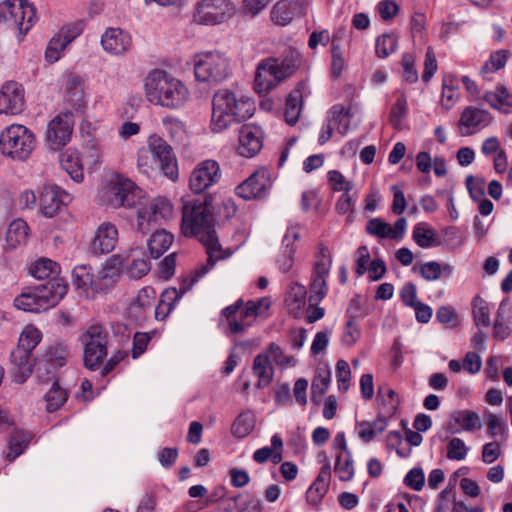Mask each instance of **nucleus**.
<instances>
[{
  "instance_id": "obj_27",
  "label": "nucleus",
  "mask_w": 512,
  "mask_h": 512,
  "mask_svg": "<svg viewBox=\"0 0 512 512\" xmlns=\"http://www.w3.org/2000/svg\"><path fill=\"white\" fill-rule=\"evenodd\" d=\"M24 107V92L17 82H7L0 89V114H18Z\"/></svg>"
},
{
  "instance_id": "obj_47",
  "label": "nucleus",
  "mask_w": 512,
  "mask_h": 512,
  "mask_svg": "<svg viewBox=\"0 0 512 512\" xmlns=\"http://www.w3.org/2000/svg\"><path fill=\"white\" fill-rule=\"evenodd\" d=\"M41 339L42 333L38 328L33 325H26L20 333L16 348L32 354Z\"/></svg>"
},
{
  "instance_id": "obj_45",
  "label": "nucleus",
  "mask_w": 512,
  "mask_h": 512,
  "mask_svg": "<svg viewBox=\"0 0 512 512\" xmlns=\"http://www.w3.org/2000/svg\"><path fill=\"white\" fill-rule=\"evenodd\" d=\"M328 117L335 126L336 132L338 134L343 136L348 133L351 126L352 117L350 109H346L344 106L340 104L334 105L330 109Z\"/></svg>"
},
{
  "instance_id": "obj_55",
  "label": "nucleus",
  "mask_w": 512,
  "mask_h": 512,
  "mask_svg": "<svg viewBox=\"0 0 512 512\" xmlns=\"http://www.w3.org/2000/svg\"><path fill=\"white\" fill-rule=\"evenodd\" d=\"M398 47V38L394 34H382L376 38L375 53L379 58H387Z\"/></svg>"
},
{
  "instance_id": "obj_59",
  "label": "nucleus",
  "mask_w": 512,
  "mask_h": 512,
  "mask_svg": "<svg viewBox=\"0 0 512 512\" xmlns=\"http://www.w3.org/2000/svg\"><path fill=\"white\" fill-rule=\"evenodd\" d=\"M470 451L464 440L458 437L451 438L446 445V457L453 461H463Z\"/></svg>"
},
{
  "instance_id": "obj_30",
  "label": "nucleus",
  "mask_w": 512,
  "mask_h": 512,
  "mask_svg": "<svg viewBox=\"0 0 512 512\" xmlns=\"http://www.w3.org/2000/svg\"><path fill=\"white\" fill-rule=\"evenodd\" d=\"M483 427V422L478 413L471 410H456L451 413L449 428L452 433L474 432Z\"/></svg>"
},
{
  "instance_id": "obj_14",
  "label": "nucleus",
  "mask_w": 512,
  "mask_h": 512,
  "mask_svg": "<svg viewBox=\"0 0 512 512\" xmlns=\"http://www.w3.org/2000/svg\"><path fill=\"white\" fill-rule=\"evenodd\" d=\"M235 10L231 0H201L196 4L193 19L200 25H218L230 19Z\"/></svg>"
},
{
  "instance_id": "obj_17",
  "label": "nucleus",
  "mask_w": 512,
  "mask_h": 512,
  "mask_svg": "<svg viewBox=\"0 0 512 512\" xmlns=\"http://www.w3.org/2000/svg\"><path fill=\"white\" fill-rule=\"evenodd\" d=\"M493 121L492 114L486 109L469 105L460 112L456 122L458 133L462 137H469L480 133Z\"/></svg>"
},
{
  "instance_id": "obj_20",
  "label": "nucleus",
  "mask_w": 512,
  "mask_h": 512,
  "mask_svg": "<svg viewBox=\"0 0 512 512\" xmlns=\"http://www.w3.org/2000/svg\"><path fill=\"white\" fill-rule=\"evenodd\" d=\"M119 232L116 225L109 221L101 222L94 231L89 244L93 255H104L112 252L118 243Z\"/></svg>"
},
{
  "instance_id": "obj_61",
  "label": "nucleus",
  "mask_w": 512,
  "mask_h": 512,
  "mask_svg": "<svg viewBox=\"0 0 512 512\" xmlns=\"http://www.w3.org/2000/svg\"><path fill=\"white\" fill-rule=\"evenodd\" d=\"M407 114V97L404 93H400L393 104L390 112V121L395 128H400L403 119Z\"/></svg>"
},
{
  "instance_id": "obj_18",
  "label": "nucleus",
  "mask_w": 512,
  "mask_h": 512,
  "mask_svg": "<svg viewBox=\"0 0 512 512\" xmlns=\"http://www.w3.org/2000/svg\"><path fill=\"white\" fill-rule=\"evenodd\" d=\"M221 169L217 161L207 159L198 163L189 177V188L195 194H200L221 179Z\"/></svg>"
},
{
  "instance_id": "obj_54",
  "label": "nucleus",
  "mask_w": 512,
  "mask_h": 512,
  "mask_svg": "<svg viewBox=\"0 0 512 512\" xmlns=\"http://www.w3.org/2000/svg\"><path fill=\"white\" fill-rule=\"evenodd\" d=\"M137 168L142 174L149 177L160 171V165L145 147L137 152Z\"/></svg>"
},
{
  "instance_id": "obj_46",
  "label": "nucleus",
  "mask_w": 512,
  "mask_h": 512,
  "mask_svg": "<svg viewBox=\"0 0 512 512\" xmlns=\"http://www.w3.org/2000/svg\"><path fill=\"white\" fill-rule=\"evenodd\" d=\"M415 243L421 248H430L437 245V233L427 223H417L412 232Z\"/></svg>"
},
{
  "instance_id": "obj_25",
  "label": "nucleus",
  "mask_w": 512,
  "mask_h": 512,
  "mask_svg": "<svg viewBox=\"0 0 512 512\" xmlns=\"http://www.w3.org/2000/svg\"><path fill=\"white\" fill-rule=\"evenodd\" d=\"M81 33L77 26L62 27L49 41L45 51V58L49 63L58 61L65 48Z\"/></svg>"
},
{
  "instance_id": "obj_12",
  "label": "nucleus",
  "mask_w": 512,
  "mask_h": 512,
  "mask_svg": "<svg viewBox=\"0 0 512 512\" xmlns=\"http://www.w3.org/2000/svg\"><path fill=\"white\" fill-rule=\"evenodd\" d=\"M74 123V115L69 110L60 111L48 121L44 132V143L49 151L58 152L70 143Z\"/></svg>"
},
{
  "instance_id": "obj_39",
  "label": "nucleus",
  "mask_w": 512,
  "mask_h": 512,
  "mask_svg": "<svg viewBox=\"0 0 512 512\" xmlns=\"http://www.w3.org/2000/svg\"><path fill=\"white\" fill-rule=\"evenodd\" d=\"M28 235V224L23 219H15L7 228L6 244L9 248H17L26 243Z\"/></svg>"
},
{
  "instance_id": "obj_31",
  "label": "nucleus",
  "mask_w": 512,
  "mask_h": 512,
  "mask_svg": "<svg viewBox=\"0 0 512 512\" xmlns=\"http://www.w3.org/2000/svg\"><path fill=\"white\" fill-rule=\"evenodd\" d=\"M61 168L76 183H82L84 180V167L81 153L75 148H68L60 155Z\"/></svg>"
},
{
  "instance_id": "obj_10",
  "label": "nucleus",
  "mask_w": 512,
  "mask_h": 512,
  "mask_svg": "<svg viewBox=\"0 0 512 512\" xmlns=\"http://www.w3.org/2000/svg\"><path fill=\"white\" fill-rule=\"evenodd\" d=\"M240 300L234 305L228 306L223 310V315L227 320V334L242 333L252 320L258 316L264 315L270 308L271 301L267 297L259 300H250L244 308L239 307Z\"/></svg>"
},
{
  "instance_id": "obj_19",
  "label": "nucleus",
  "mask_w": 512,
  "mask_h": 512,
  "mask_svg": "<svg viewBox=\"0 0 512 512\" xmlns=\"http://www.w3.org/2000/svg\"><path fill=\"white\" fill-rule=\"evenodd\" d=\"M38 194V213L47 218L56 216L62 206L72 201L71 194L57 185H45L39 188Z\"/></svg>"
},
{
  "instance_id": "obj_15",
  "label": "nucleus",
  "mask_w": 512,
  "mask_h": 512,
  "mask_svg": "<svg viewBox=\"0 0 512 512\" xmlns=\"http://www.w3.org/2000/svg\"><path fill=\"white\" fill-rule=\"evenodd\" d=\"M332 264V256L329 249L321 245L315 257L314 271L310 284L309 302L317 305L328 292L326 279Z\"/></svg>"
},
{
  "instance_id": "obj_9",
  "label": "nucleus",
  "mask_w": 512,
  "mask_h": 512,
  "mask_svg": "<svg viewBox=\"0 0 512 512\" xmlns=\"http://www.w3.org/2000/svg\"><path fill=\"white\" fill-rule=\"evenodd\" d=\"M296 68L293 59L266 58L257 65L254 90L262 95L269 93L281 81L290 76Z\"/></svg>"
},
{
  "instance_id": "obj_1",
  "label": "nucleus",
  "mask_w": 512,
  "mask_h": 512,
  "mask_svg": "<svg viewBox=\"0 0 512 512\" xmlns=\"http://www.w3.org/2000/svg\"><path fill=\"white\" fill-rule=\"evenodd\" d=\"M181 232L186 237H196L206 248L208 261L184 279L183 291H189L214 266L217 260L227 257L219 244L214 230V218L210 208L200 200L184 201L182 207Z\"/></svg>"
},
{
  "instance_id": "obj_38",
  "label": "nucleus",
  "mask_w": 512,
  "mask_h": 512,
  "mask_svg": "<svg viewBox=\"0 0 512 512\" xmlns=\"http://www.w3.org/2000/svg\"><path fill=\"white\" fill-rule=\"evenodd\" d=\"M483 99L490 107L499 111L507 112L512 108V94L501 84H498L493 91H487Z\"/></svg>"
},
{
  "instance_id": "obj_35",
  "label": "nucleus",
  "mask_w": 512,
  "mask_h": 512,
  "mask_svg": "<svg viewBox=\"0 0 512 512\" xmlns=\"http://www.w3.org/2000/svg\"><path fill=\"white\" fill-rule=\"evenodd\" d=\"M157 297L155 289L151 286L142 288L129 307V314L136 320H141L147 311L151 309Z\"/></svg>"
},
{
  "instance_id": "obj_52",
  "label": "nucleus",
  "mask_w": 512,
  "mask_h": 512,
  "mask_svg": "<svg viewBox=\"0 0 512 512\" xmlns=\"http://www.w3.org/2000/svg\"><path fill=\"white\" fill-rule=\"evenodd\" d=\"M330 382L331 373L329 370L322 369L317 372L311 385L312 400L315 403L322 399L329 388Z\"/></svg>"
},
{
  "instance_id": "obj_22",
  "label": "nucleus",
  "mask_w": 512,
  "mask_h": 512,
  "mask_svg": "<svg viewBox=\"0 0 512 512\" xmlns=\"http://www.w3.org/2000/svg\"><path fill=\"white\" fill-rule=\"evenodd\" d=\"M129 255L125 252L117 253L107 258L97 272L100 292L112 287L125 273L126 262Z\"/></svg>"
},
{
  "instance_id": "obj_7",
  "label": "nucleus",
  "mask_w": 512,
  "mask_h": 512,
  "mask_svg": "<svg viewBox=\"0 0 512 512\" xmlns=\"http://www.w3.org/2000/svg\"><path fill=\"white\" fill-rule=\"evenodd\" d=\"M37 145L35 133L22 124H11L0 132V152L13 161H27Z\"/></svg>"
},
{
  "instance_id": "obj_37",
  "label": "nucleus",
  "mask_w": 512,
  "mask_h": 512,
  "mask_svg": "<svg viewBox=\"0 0 512 512\" xmlns=\"http://www.w3.org/2000/svg\"><path fill=\"white\" fill-rule=\"evenodd\" d=\"M307 291L305 286L293 283L290 285L289 290L285 297V305L287 310L294 317L302 314L306 305Z\"/></svg>"
},
{
  "instance_id": "obj_41",
  "label": "nucleus",
  "mask_w": 512,
  "mask_h": 512,
  "mask_svg": "<svg viewBox=\"0 0 512 512\" xmlns=\"http://www.w3.org/2000/svg\"><path fill=\"white\" fill-rule=\"evenodd\" d=\"M174 236L165 229L156 230L148 240L150 255L157 259L163 255L172 245Z\"/></svg>"
},
{
  "instance_id": "obj_16",
  "label": "nucleus",
  "mask_w": 512,
  "mask_h": 512,
  "mask_svg": "<svg viewBox=\"0 0 512 512\" xmlns=\"http://www.w3.org/2000/svg\"><path fill=\"white\" fill-rule=\"evenodd\" d=\"M145 147L160 165L162 172L169 179L175 181L178 179L177 159L173 153L172 147L160 135L153 133L148 136Z\"/></svg>"
},
{
  "instance_id": "obj_44",
  "label": "nucleus",
  "mask_w": 512,
  "mask_h": 512,
  "mask_svg": "<svg viewBox=\"0 0 512 512\" xmlns=\"http://www.w3.org/2000/svg\"><path fill=\"white\" fill-rule=\"evenodd\" d=\"M60 272V265L49 258H41L30 267V274L39 280L57 277Z\"/></svg>"
},
{
  "instance_id": "obj_26",
  "label": "nucleus",
  "mask_w": 512,
  "mask_h": 512,
  "mask_svg": "<svg viewBox=\"0 0 512 512\" xmlns=\"http://www.w3.org/2000/svg\"><path fill=\"white\" fill-rule=\"evenodd\" d=\"M101 45L111 55H124L132 47V37L123 29L108 28L101 37Z\"/></svg>"
},
{
  "instance_id": "obj_53",
  "label": "nucleus",
  "mask_w": 512,
  "mask_h": 512,
  "mask_svg": "<svg viewBox=\"0 0 512 512\" xmlns=\"http://www.w3.org/2000/svg\"><path fill=\"white\" fill-rule=\"evenodd\" d=\"M162 125L174 142L182 143L187 138L185 124L178 118L167 116L162 119Z\"/></svg>"
},
{
  "instance_id": "obj_49",
  "label": "nucleus",
  "mask_w": 512,
  "mask_h": 512,
  "mask_svg": "<svg viewBox=\"0 0 512 512\" xmlns=\"http://www.w3.org/2000/svg\"><path fill=\"white\" fill-rule=\"evenodd\" d=\"M129 255L126 262L125 273L133 279H139L146 275L150 270V264L147 259L135 256L134 251L126 252Z\"/></svg>"
},
{
  "instance_id": "obj_60",
  "label": "nucleus",
  "mask_w": 512,
  "mask_h": 512,
  "mask_svg": "<svg viewBox=\"0 0 512 512\" xmlns=\"http://www.w3.org/2000/svg\"><path fill=\"white\" fill-rule=\"evenodd\" d=\"M266 350L277 366L281 368H288L296 365L297 360L295 357L287 355L279 345L271 343Z\"/></svg>"
},
{
  "instance_id": "obj_6",
  "label": "nucleus",
  "mask_w": 512,
  "mask_h": 512,
  "mask_svg": "<svg viewBox=\"0 0 512 512\" xmlns=\"http://www.w3.org/2000/svg\"><path fill=\"white\" fill-rule=\"evenodd\" d=\"M136 228L141 234H148L156 226L163 225L174 214L171 201L164 196L150 197L143 190V197L135 202Z\"/></svg>"
},
{
  "instance_id": "obj_56",
  "label": "nucleus",
  "mask_w": 512,
  "mask_h": 512,
  "mask_svg": "<svg viewBox=\"0 0 512 512\" xmlns=\"http://www.w3.org/2000/svg\"><path fill=\"white\" fill-rule=\"evenodd\" d=\"M30 438V435L23 431L15 430L13 432L9 442V452L7 454L9 461H13L24 452L30 441Z\"/></svg>"
},
{
  "instance_id": "obj_48",
  "label": "nucleus",
  "mask_w": 512,
  "mask_h": 512,
  "mask_svg": "<svg viewBox=\"0 0 512 512\" xmlns=\"http://www.w3.org/2000/svg\"><path fill=\"white\" fill-rule=\"evenodd\" d=\"M487 432L493 440H500L505 443L508 439V427L503 418L488 412L486 413Z\"/></svg>"
},
{
  "instance_id": "obj_29",
  "label": "nucleus",
  "mask_w": 512,
  "mask_h": 512,
  "mask_svg": "<svg viewBox=\"0 0 512 512\" xmlns=\"http://www.w3.org/2000/svg\"><path fill=\"white\" fill-rule=\"evenodd\" d=\"M301 237L300 227L290 226L283 237V249L276 259L278 269L287 273L294 265L295 242Z\"/></svg>"
},
{
  "instance_id": "obj_28",
  "label": "nucleus",
  "mask_w": 512,
  "mask_h": 512,
  "mask_svg": "<svg viewBox=\"0 0 512 512\" xmlns=\"http://www.w3.org/2000/svg\"><path fill=\"white\" fill-rule=\"evenodd\" d=\"M10 373L16 383L27 381L33 372L34 362L32 354L20 349H13L10 354Z\"/></svg>"
},
{
  "instance_id": "obj_2",
  "label": "nucleus",
  "mask_w": 512,
  "mask_h": 512,
  "mask_svg": "<svg viewBox=\"0 0 512 512\" xmlns=\"http://www.w3.org/2000/svg\"><path fill=\"white\" fill-rule=\"evenodd\" d=\"M254 101L236 91L221 88L212 98V112L209 130L214 134L222 133L234 123L245 121L255 113Z\"/></svg>"
},
{
  "instance_id": "obj_24",
  "label": "nucleus",
  "mask_w": 512,
  "mask_h": 512,
  "mask_svg": "<svg viewBox=\"0 0 512 512\" xmlns=\"http://www.w3.org/2000/svg\"><path fill=\"white\" fill-rule=\"evenodd\" d=\"M72 285L78 295L86 299H93L100 293L97 274L93 273L92 267L89 265L82 264L74 267Z\"/></svg>"
},
{
  "instance_id": "obj_62",
  "label": "nucleus",
  "mask_w": 512,
  "mask_h": 512,
  "mask_svg": "<svg viewBox=\"0 0 512 512\" xmlns=\"http://www.w3.org/2000/svg\"><path fill=\"white\" fill-rule=\"evenodd\" d=\"M329 184L333 191L343 193H351L354 184L352 181L346 179L344 175L338 170H331L327 174Z\"/></svg>"
},
{
  "instance_id": "obj_34",
  "label": "nucleus",
  "mask_w": 512,
  "mask_h": 512,
  "mask_svg": "<svg viewBox=\"0 0 512 512\" xmlns=\"http://www.w3.org/2000/svg\"><path fill=\"white\" fill-rule=\"evenodd\" d=\"M271 360L267 350L258 354L254 359L252 369L253 373L258 378L256 383L258 389L267 387L272 381L274 368Z\"/></svg>"
},
{
  "instance_id": "obj_63",
  "label": "nucleus",
  "mask_w": 512,
  "mask_h": 512,
  "mask_svg": "<svg viewBox=\"0 0 512 512\" xmlns=\"http://www.w3.org/2000/svg\"><path fill=\"white\" fill-rule=\"evenodd\" d=\"M507 58L508 55L505 50H497L493 52L481 68V73L485 75L486 73H494L500 70L505 66Z\"/></svg>"
},
{
  "instance_id": "obj_11",
  "label": "nucleus",
  "mask_w": 512,
  "mask_h": 512,
  "mask_svg": "<svg viewBox=\"0 0 512 512\" xmlns=\"http://www.w3.org/2000/svg\"><path fill=\"white\" fill-rule=\"evenodd\" d=\"M38 21L35 6L28 0H3L0 2V24H8L24 36Z\"/></svg>"
},
{
  "instance_id": "obj_64",
  "label": "nucleus",
  "mask_w": 512,
  "mask_h": 512,
  "mask_svg": "<svg viewBox=\"0 0 512 512\" xmlns=\"http://www.w3.org/2000/svg\"><path fill=\"white\" fill-rule=\"evenodd\" d=\"M361 337L359 325L353 319L347 321L341 334V343L346 347H352Z\"/></svg>"
},
{
  "instance_id": "obj_3",
  "label": "nucleus",
  "mask_w": 512,
  "mask_h": 512,
  "mask_svg": "<svg viewBox=\"0 0 512 512\" xmlns=\"http://www.w3.org/2000/svg\"><path fill=\"white\" fill-rule=\"evenodd\" d=\"M146 100L156 106L178 110L190 98L188 86L170 72L155 68L148 72L143 80Z\"/></svg>"
},
{
  "instance_id": "obj_13",
  "label": "nucleus",
  "mask_w": 512,
  "mask_h": 512,
  "mask_svg": "<svg viewBox=\"0 0 512 512\" xmlns=\"http://www.w3.org/2000/svg\"><path fill=\"white\" fill-rule=\"evenodd\" d=\"M107 337V332L99 325H93L83 333L84 364L88 369H97L107 355Z\"/></svg>"
},
{
  "instance_id": "obj_8",
  "label": "nucleus",
  "mask_w": 512,
  "mask_h": 512,
  "mask_svg": "<svg viewBox=\"0 0 512 512\" xmlns=\"http://www.w3.org/2000/svg\"><path fill=\"white\" fill-rule=\"evenodd\" d=\"M192 65L195 79L202 83H220L232 72L230 57L219 50L196 53L192 58Z\"/></svg>"
},
{
  "instance_id": "obj_32",
  "label": "nucleus",
  "mask_w": 512,
  "mask_h": 512,
  "mask_svg": "<svg viewBox=\"0 0 512 512\" xmlns=\"http://www.w3.org/2000/svg\"><path fill=\"white\" fill-rule=\"evenodd\" d=\"M330 480L331 467L329 463H326L306 492V499L309 504L317 505L321 502L329 489Z\"/></svg>"
},
{
  "instance_id": "obj_57",
  "label": "nucleus",
  "mask_w": 512,
  "mask_h": 512,
  "mask_svg": "<svg viewBox=\"0 0 512 512\" xmlns=\"http://www.w3.org/2000/svg\"><path fill=\"white\" fill-rule=\"evenodd\" d=\"M490 310V305L484 299L474 298L472 311L476 326L489 327L491 325Z\"/></svg>"
},
{
  "instance_id": "obj_51",
  "label": "nucleus",
  "mask_w": 512,
  "mask_h": 512,
  "mask_svg": "<svg viewBox=\"0 0 512 512\" xmlns=\"http://www.w3.org/2000/svg\"><path fill=\"white\" fill-rule=\"evenodd\" d=\"M334 470L341 481H350L355 473L351 453H337Z\"/></svg>"
},
{
  "instance_id": "obj_43",
  "label": "nucleus",
  "mask_w": 512,
  "mask_h": 512,
  "mask_svg": "<svg viewBox=\"0 0 512 512\" xmlns=\"http://www.w3.org/2000/svg\"><path fill=\"white\" fill-rule=\"evenodd\" d=\"M297 6L296 2L281 0L277 2L271 9L270 19L278 26H286L294 17V9Z\"/></svg>"
},
{
  "instance_id": "obj_23",
  "label": "nucleus",
  "mask_w": 512,
  "mask_h": 512,
  "mask_svg": "<svg viewBox=\"0 0 512 512\" xmlns=\"http://www.w3.org/2000/svg\"><path fill=\"white\" fill-rule=\"evenodd\" d=\"M262 147V129L254 124L243 125L238 134L237 154L245 158H252L260 152Z\"/></svg>"
},
{
  "instance_id": "obj_4",
  "label": "nucleus",
  "mask_w": 512,
  "mask_h": 512,
  "mask_svg": "<svg viewBox=\"0 0 512 512\" xmlns=\"http://www.w3.org/2000/svg\"><path fill=\"white\" fill-rule=\"evenodd\" d=\"M143 197V189L119 173H109L101 181L97 192L98 203L111 209H132Z\"/></svg>"
},
{
  "instance_id": "obj_33",
  "label": "nucleus",
  "mask_w": 512,
  "mask_h": 512,
  "mask_svg": "<svg viewBox=\"0 0 512 512\" xmlns=\"http://www.w3.org/2000/svg\"><path fill=\"white\" fill-rule=\"evenodd\" d=\"M308 94V86L305 82H300L294 90L288 95L284 112L285 121L289 125H294L301 113L302 100Z\"/></svg>"
},
{
  "instance_id": "obj_21",
  "label": "nucleus",
  "mask_w": 512,
  "mask_h": 512,
  "mask_svg": "<svg viewBox=\"0 0 512 512\" xmlns=\"http://www.w3.org/2000/svg\"><path fill=\"white\" fill-rule=\"evenodd\" d=\"M271 185L270 172L267 169H259L240 183L236 187L235 192L245 200H252L264 197L271 188Z\"/></svg>"
},
{
  "instance_id": "obj_5",
  "label": "nucleus",
  "mask_w": 512,
  "mask_h": 512,
  "mask_svg": "<svg viewBox=\"0 0 512 512\" xmlns=\"http://www.w3.org/2000/svg\"><path fill=\"white\" fill-rule=\"evenodd\" d=\"M67 290V283L61 278H56L23 291L14 299V305L25 312L40 313L57 305Z\"/></svg>"
},
{
  "instance_id": "obj_40",
  "label": "nucleus",
  "mask_w": 512,
  "mask_h": 512,
  "mask_svg": "<svg viewBox=\"0 0 512 512\" xmlns=\"http://www.w3.org/2000/svg\"><path fill=\"white\" fill-rule=\"evenodd\" d=\"M460 99L458 80L454 75H446L443 78L441 107L446 111L451 110Z\"/></svg>"
},
{
  "instance_id": "obj_50",
  "label": "nucleus",
  "mask_w": 512,
  "mask_h": 512,
  "mask_svg": "<svg viewBox=\"0 0 512 512\" xmlns=\"http://www.w3.org/2000/svg\"><path fill=\"white\" fill-rule=\"evenodd\" d=\"M255 426V415L251 411H244L239 414L232 424V434L238 438L249 435Z\"/></svg>"
},
{
  "instance_id": "obj_42",
  "label": "nucleus",
  "mask_w": 512,
  "mask_h": 512,
  "mask_svg": "<svg viewBox=\"0 0 512 512\" xmlns=\"http://www.w3.org/2000/svg\"><path fill=\"white\" fill-rule=\"evenodd\" d=\"M453 273V266L448 263L428 261L419 266V274L426 281H437L442 277H450Z\"/></svg>"
},
{
  "instance_id": "obj_36",
  "label": "nucleus",
  "mask_w": 512,
  "mask_h": 512,
  "mask_svg": "<svg viewBox=\"0 0 512 512\" xmlns=\"http://www.w3.org/2000/svg\"><path fill=\"white\" fill-rule=\"evenodd\" d=\"M388 426L385 417L378 416L372 421H358L355 425V433L365 443L373 441L377 435L381 434Z\"/></svg>"
},
{
  "instance_id": "obj_58",
  "label": "nucleus",
  "mask_w": 512,
  "mask_h": 512,
  "mask_svg": "<svg viewBox=\"0 0 512 512\" xmlns=\"http://www.w3.org/2000/svg\"><path fill=\"white\" fill-rule=\"evenodd\" d=\"M67 400V392L54 382L45 394L46 409L49 413L58 410Z\"/></svg>"
}]
</instances>
